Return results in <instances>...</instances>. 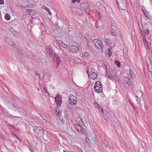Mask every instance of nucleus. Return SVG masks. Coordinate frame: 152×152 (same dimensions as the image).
I'll return each instance as SVG.
<instances>
[{"mask_svg": "<svg viewBox=\"0 0 152 152\" xmlns=\"http://www.w3.org/2000/svg\"><path fill=\"white\" fill-rule=\"evenodd\" d=\"M134 94L135 95L136 98H137L139 99H140L142 96V94L141 91H140L135 90L133 91ZM137 100V99L136 98Z\"/></svg>", "mask_w": 152, "mask_h": 152, "instance_id": "ddd939ff", "label": "nucleus"}, {"mask_svg": "<svg viewBox=\"0 0 152 152\" xmlns=\"http://www.w3.org/2000/svg\"><path fill=\"white\" fill-rule=\"evenodd\" d=\"M116 31V27L114 26H111V30L110 32L111 34L113 36H115Z\"/></svg>", "mask_w": 152, "mask_h": 152, "instance_id": "f3484780", "label": "nucleus"}, {"mask_svg": "<svg viewBox=\"0 0 152 152\" xmlns=\"http://www.w3.org/2000/svg\"><path fill=\"white\" fill-rule=\"evenodd\" d=\"M4 134L2 132L0 131V137L1 139H3V137H4Z\"/></svg>", "mask_w": 152, "mask_h": 152, "instance_id": "49530a36", "label": "nucleus"}, {"mask_svg": "<svg viewBox=\"0 0 152 152\" xmlns=\"http://www.w3.org/2000/svg\"><path fill=\"white\" fill-rule=\"evenodd\" d=\"M8 125H9L10 126H11V127H12V124H9Z\"/></svg>", "mask_w": 152, "mask_h": 152, "instance_id": "338daca9", "label": "nucleus"}, {"mask_svg": "<svg viewBox=\"0 0 152 152\" xmlns=\"http://www.w3.org/2000/svg\"><path fill=\"white\" fill-rule=\"evenodd\" d=\"M34 130L35 131L36 133V135H35V136H38L39 134L40 135L39 137H41L43 134L44 130L40 126H37L36 128L34 127Z\"/></svg>", "mask_w": 152, "mask_h": 152, "instance_id": "423d86ee", "label": "nucleus"}, {"mask_svg": "<svg viewBox=\"0 0 152 152\" xmlns=\"http://www.w3.org/2000/svg\"><path fill=\"white\" fill-rule=\"evenodd\" d=\"M63 152H71L70 151H64Z\"/></svg>", "mask_w": 152, "mask_h": 152, "instance_id": "052dcab7", "label": "nucleus"}, {"mask_svg": "<svg viewBox=\"0 0 152 152\" xmlns=\"http://www.w3.org/2000/svg\"><path fill=\"white\" fill-rule=\"evenodd\" d=\"M105 76L107 78L113 80H114L115 81H118V78L115 76L114 73L112 72L108 71L106 72Z\"/></svg>", "mask_w": 152, "mask_h": 152, "instance_id": "f03ea898", "label": "nucleus"}, {"mask_svg": "<svg viewBox=\"0 0 152 152\" xmlns=\"http://www.w3.org/2000/svg\"><path fill=\"white\" fill-rule=\"evenodd\" d=\"M103 69L105 70L106 72H107V67L106 66V65L105 64H104V65L103 66Z\"/></svg>", "mask_w": 152, "mask_h": 152, "instance_id": "79ce46f5", "label": "nucleus"}, {"mask_svg": "<svg viewBox=\"0 0 152 152\" xmlns=\"http://www.w3.org/2000/svg\"><path fill=\"white\" fill-rule=\"evenodd\" d=\"M94 42L95 46L99 49H101L103 47V45L100 40L96 39L94 40Z\"/></svg>", "mask_w": 152, "mask_h": 152, "instance_id": "1a4fd4ad", "label": "nucleus"}, {"mask_svg": "<svg viewBox=\"0 0 152 152\" xmlns=\"http://www.w3.org/2000/svg\"><path fill=\"white\" fill-rule=\"evenodd\" d=\"M70 100L69 104L72 105H74L77 104V100L76 97L72 94H70L69 96Z\"/></svg>", "mask_w": 152, "mask_h": 152, "instance_id": "6e6552de", "label": "nucleus"}, {"mask_svg": "<svg viewBox=\"0 0 152 152\" xmlns=\"http://www.w3.org/2000/svg\"><path fill=\"white\" fill-rule=\"evenodd\" d=\"M4 1L3 0H0V5L4 4Z\"/></svg>", "mask_w": 152, "mask_h": 152, "instance_id": "3c124183", "label": "nucleus"}, {"mask_svg": "<svg viewBox=\"0 0 152 152\" xmlns=\"http://www.w3.org/2000/svg\"><path fill=\"white\" fill-rule=\"evenodd\" d=\"M34 5L33 3H30L29 4H27L24 7L25 8L28 9V7L32 8L34 7Z\"/></svg>", "mask_w": 152, "mask_h": 152, "instance_id": "393cba45", "label": "nucleus"}, {"mask_svg": "<svg viewBox=\"0 0 152 152\" xmlns=\"http://www.w3.org/2000/svg\"><path fill=\"white\" fill-rule=\"evenodd\" d=\"M145 43H146L147 45L148 46H150V45H151V42H150V41H147V42H146Z\"/></svg>", "mask_w": 152, "mask_h": 152, "instance_id": "09e8293b", "label": "nucleus"}, {"mask_svg": "<svg viewBox=\"0 0 152 152\" xmlns=\"http://www.w3.org/2000/svg\"><path fill=\"white\" fill-rule=\"evenodd\" d=\"M89 54L88 52H85L82 53L83 57L84 58H87Z\"/></svg>", "mask_w": 152, "mask_h": 152, "instance_id": "c85d7f7f", "label": "nucleus"}, {"mask_svg": "<svg viewBox=\"0 0 152 152\" xmlns=\"http://www.w3.org/2000/svg\"><path fill=\"white\" fill-rule=\"evenodd\" d=\"M87 72L88 77L91 79L94 80L97 77V72L94 69H89L88 68V69H87Z\"/></svg>", "mask_w": 152, "mask_h": 152, "instance_id": "f257e3e1", "label": "nucleus"}, {"mask_svg": "<svg viewBox=\"0 0 152 152\" xmlns=\"http://www.w3.org/2000/svg\"><path fill=\"white\" fill-rule=\"evenodd\" d=\"M141 9L142 10V12H143V14H144V16L146 17V18H148V17L147 16L146 14V13L145 12V11H144V9L143 8H141Z\"/></svg>", "mask_w": 152, "mask_h": 152, "instance_id": "c03bdc74", "label": "nucleus"}, {"mask_svg": "<svg viewBox=\"0 0 152 152\" xmlns=\"http://www.w3.org/2000/svg\"><path fill=\"white\" fill-rule=\"evenodd\" d=\"M43 9L45 10L48 12L50 15H52V13L50 12V9L45 6H43L42 7Z\"/></svg>", "mask_w": 152, "mask_h": 152, "instance_id": "4be33fe9", "label": "nucleus"}, {"mask_svg": "<svg viewBox=\"0 0 152 152\" xmlns=\"http://www.w3.org/2000/svg\"><path fill=\"white\" fill-rule=\"evenodd\" d=\"M142 37L143 38V41L144 42V43L145 45V43L147 42V40H146V37L144 35H142Z\"/></svg>", "mask_w": 152, "mask_h": 152, "instance_id": "f704fd0d", "label": "nucleus"}, {"mask_svg": "<svg viewBox=\"0 0 152 152\" xmlns=\"http://www.w3.org/2000/svg\"><path fill=\"white\" fill-rule=\"evenodd\" d=\"M124 82L128 85H131V80L128 77L124 76L123 78Z\"/></svg>", "mask_w": 152, "mask_h": 152, "instance_id": "4468645a", "label": "nucleus"}, {"mask_svg": "<svg viewBox=\"0 0 152 152\" xmlns=\"http://www.w3.org/2000/svg\"><path fill=\"white\" fill-rule=\"evenodd\" d=\"M89 41H93V39L91 38L90 39V40H89Z\"/></svg>", "mask_w": 152, "mask_h": 152, "instance_id": "0e129e2a", "label": "nucleus"}, {"mask_svg": "<svg viewBox=\"0 0 152 152\" xmlns=\"http://www.w3.org/2000/svg\"><path fill=\"white\" fill-rule=\"evenodd\" d=\"M32 23L33 22L31 20H29L28 24V28H31V27L32 26L31 25L32 24H33Z\"/></svg>", "mask_w": 152, "mask_h": 152, "instance_id": "7c9ffc66", "label": "nucleus"}, {"mask_svg": "<svg viewBox=\"0 0 152 152\" xmlns=\"http://www.w3.org/2000/svg\"><path fill=\"white\" fill-rule=\"evenodd\" d=\"M77 122V125H80V126H83V122L81 118L79 117H77L76 119Z\"/></svg>", "mask_w": 152, "mask_h": 152, "instance_id": "dca6fc26", "label": "nucleus"}, {"mask_svg": "<svg viewBox=\"0 0 152 152\" xmlns=\"http://www.w3.org/2000/svg\"><path fill=\"white\" fill-rule=\"evenodd\" d=\"M35 76L34 77V78L36 80L38 79H39V80H41V77L37 73V72L35 71Z\"/></svg>", "mask_w": 152, "mask_h": 152, "instance_id": "cd10ccee", "label": "nucleus"}, {"mask_svg": "<svg viewBox=\"0 0 152 152\" xmlns=\"http://www.w3.org/2000/svg\"><path fill=\"white\" fill-rule=\"evenodd\" d=\"M5 41H6V42L8 44H9V45L10 43V42L11 41V39L10 38H9V37H7V38H6Z\"/></svg>", "mask_w": 152, "mask_h": 152, "instance_id": "72a5a7b5", "label": "nucleus"}, {"mask_svg": "<svg viewBox=\"0 0 152 152\" xmlns=\"http://www.w3.org/2000/svg\"><path fill=\"white\" fill-rule=\"evenodd\" d=\"M124 14L125 17L126 18V16L129 15V13L127 11L124 10Z\"/></svg>", "mask_w": 152, "mask_h": 152, "instance_id": "e433bc0d", "label": "nucleus"}, {"mask_svg": "<svg viewBox=\"0 0 152 152\" xmlns=\"http://www.w3.org/2000/svg\"><path fill=\"white\" fill-rule=\"evenodd\" d=\"M45 92H46V93H47V94H48V96H49L50 95V94H49V92L47 91L46 90Z\"/></svg>", "mask_w": 152, "mask_h": 152, "instance_id": "680f3d73", "label": "nucleus"}, {"mask_svg": "<svg viewBox=\"0 0 152 152\" xmlns=\"http://www.w3.org/2000/svg\"><path fill=\"white\" fill-rule=\"evenodd\" d=\"M26 10L27 13L30 15H33L36 14V12L32 10L26 9Z\"/></svg>", "mask_w": 152, "mask_h": 152, "instance_id": "a211bd4d", "label": "nucleus"}, {"mask_svg": "<svg viewBox=\"0 0 152 152\" xmlns=\"http://www.w3.org/2000/svg\"><path fill=\"white\" fill-rule=\"evenodd\" d=\"M104 41L106 44L108 45H109L111 43L110 40L107 38L104 39Z\"/></svg>", "mask_w": 152, "mask_h": 152, "instance_id": "5701e85b", "label": "nucleus"}, {"mask_svg": "<svg viewBox=\"0 0 152 152\" xmlns=\"http://www.w3.org/2000/svg\"><path fill=\"white\" fill-rule=\"evenodd\" d=\"M3 139V140H7L6 138L5 137L4 135V137H3V139Z\"/></svg>", "mask_w": 152, "mask_h": 152, "instance_id": "4d7b16f0", "label": "nucleus"}, {"mask_svg": "<svg viewBox=\"0 0 152 152\" xmlns=\"http://www.w3.org/2000/svg\"><path fill=\"white\" fill-rule=\"evenodd\" d=\"M81 0H76V2H77L78 3H80V1Z\"/></svg>", "mask_w": 152, "mask_h": 152, "instance_id": "e2e57ef3", "label": "nucleus"}, {"mask_svg": "<svg viewBox=\"0 0 152 152\" xmlns=\"http://www.w3.org/2000/svg\"><path fill=\"white\" fill-rule=\"evenodd\" d=\"M58 43L61 45L63 48H67V45H66L61 40H58L57 41Z\"/></svg>", "mask_w": 152, "mask_h": 152, "instance_id": "6ab92c4d", "label": "nucleus"}, {"mask_svg": "<svg viewBox=\"0 0 152 152\" xmlns=\"http://www.w3.org/2000/svg\"><path fill=\"white\" fill-rule=\"evenodd\" d=\"M144 32L145 35L147 36H148L150 33L148 29L145 30L144 31Z\"/></svg>", "mask_w": 152, "mask_h": 152, "instance_id": "58836bf2", "label": "nucleus"}, {"mask_svg": "<svg viewBox=\"0 0 152 152\" xmlns=\"http://www.w3.org/2000/svg\"><path fill=\"white\" fill-rule=\"evenodd\" d=\"M121 4H121L122 6H126V3H125V0H122Z\"/></svg>", "mask_w": 152, "mask_h": 152, "instance_id": "37998d69", "label": "nucleus"}, {"mask_svg": "<svg viewBox=\"0 0 152 152\" xmlns=\"http://www.w3.org/2000/svg\"><path fill=\"white\" fill-rule=\"evenodd\" d=\"M9 30L12 34H13L15 31V30L12 28L11 27L9 28Z\"/></svg>", "mask_w": 152, "mask_h": 152, "instance_id": "a19ab883", "label": "nucleus"}, {"mask_svg": "<svg viewBox=\"0 0 152 152\" xmlns=\"http://www.w3.org/2000/svg\"><path fill=\"white\" fill-rule=\"evenodd\" d=\"M63 54L65 56H66V54L64 52V53Z\"/></svg>", "mask_w": 152, "mask_h": 152, "instance_id": "69168bd1", "label": "nucleus"}, {"mask_svg": "<svg viewBox=\"0 0 152 152\" xmlns=\"http://www.w3.org/2000/svg\"><path fill=\"white\" fill-rule=\"evenodd\" d=\"M94 106L95 107L98 108L99 109H100L101 108H102V107L100 106L96 102H94Z\"/></svg>", "mask_w": 152, "mask_h": 152, "instance_id": "a878e982", "label": "nucleus"}, {"mask_svg": "<svg viewBox=\"0 0 152 152\" xmlns=\"http://www.w3.org/2000/svg\"><path fill=\"white\" fill-rule=\"evenodd\" d=\"M56 114L57 115H58L61 114V112L60 110L58 109V108H56V110L55 112Z\"/></svg>", "mask_w": 152, "mask_h": 152, "instance_id": "2f4dec72", "label": "nucleus"}, {"mask_svg": "<svg viewBox=\"0 0 152 152\" xmlns=\"http://www.w3.org/2000/svg\"><path fill=\"white\" fill-rule=\"evenodd\" d=\"M104 145L106 146H108V142L107 140H104Z\"/></svg>", "mask_w": 152, "mask_h": 152, "instance_id": "ea45409f", "label": "nucleus"}, {"mask_svg": "<svg viewBox=\"0 0 152 152\" xmlns=\"http://www.w3.org/2000/svg\"><path fill=\"white\" fill-rule=\"evenodd\" d=\"M95 27L96 28H98L99 27V23L97 21L95 23Z\"/></svg>", "mask_w": 152, "mask_h": 152, "instance_id": "de8ad7c7", "label": "nucleus"}, {"mask_svg": "<svg viewBox=\"0 0 152 152\" xmlns=\"http://www.w3.org/2000/svg\"><path fill=\"white\" fill-rule=\"evenodd\" d=\"M11 116H12H12H13H13H12V115H11Z\"/></svg>", "mask_w": 152, "mask_h": 152, "instance_id": "774afa93", "label": "nucleus"}, {"mask_svg": "<svg viewBox=\"0 0 152 152\" xmlns=\"http://www.w3.org/2000/svg\"><path fill=\"white\" fill-rule=\"evenodd\" d=\"M44 76L46 77L48 79H50L51 77V74L48 72H47L44 75Z\"/></svg>", "mask_w": 152, "mask_h": 152, "instance_id": "b1692460", "label": "nucleus"}, {"mask_svg": "<svg viewBox=\"0 0 152 152\" xmlns=\"http://www.w3.org/2000/svg\"><path fill=\"white\" fill-rule=\"evenodd\" d=\"M45 51L51 57H52L54 53H53L51 47L50 45H47L45 48Z\"/></svg>", "mask_w": 152, "mask_h": 152, "instance_id": "9b49d317", "label": "nucleus"}, {"mask_svg": "<svg viewBox=\"0 0 152 152\" xmlns=\"http://www.w3.org/2000/svg\"><path fill=\"white\" fill-rule=\"evenodd\" d=\"M4 17L5 19L9 20L10 18V16L9 14L7 13L5 14Z\"/></svg>", "mask_w": 152, "mask_h": 152, "instance_id": "c9c22d12", "label": "nucleus"}, {"mask_svg": "<svg viewBox=\"0 0 152 152\" xmlns=\"http://www.w3.org/2000/svg\"><path fill=\"white\" fill-rule=\"evenodd\" d=\"M18 53L20 54H22V51L20 50H18Z\"/></svg>", "mask_w": 152, "mask_h": 152, "instance_id": "8fccbe9b", "label": "nucleus"}, {"mask_svg": "<svg viewBox=\"0 0 152 152\" xmlns=\"http://www.w3.org/2000/svg\"><path fill=\"white\" fill-rule=\"evenodd\" d=\"M13 34L14 36L16 38L19 37L20 36V33L16 31Z\"/></svg>", "mask_w": 152, "mask_h": 152, "instance_id": "c756f323", "label": "nucleus"}, {"mask_svg": "<svg viewBox=\"0 0 152 152\" xmlns=\"http://www.w3.org/2000/svg\"><path fill=\"white\" fill-rule=\"evenodd\" d=\"M100 109H101V111L102 112V113H104V110H103V109H102V108H101Z\"/></svg>", "mask_w": 152, "mask_h": 152, "instance_id": "5fc2aeb1", "label": "nucleus"}, {"mask_svg": "<svg viewBox=\"0 0 152 152\" xmlns=\"http://www.w3.org/2000/svg\"><path fill=\"white\" fill-rule=\"evenodd\" d=\"M129 76L132 78H133L134 77V73L130 69H129Z\"/></svg>", "mask_w": 152, "mask_h": 152, "instance_id": "412c9836", "label": "nucleus"}, {"mask_svg": "<svg viewBox=\"0 0 152 152\" xmlns=\"http://www.w3.org/2000/svg\"><path fill=\"white\" fill-rule=\"evenodd\" d=\"M40 116L41 118L44 120L45 121L49 122L50 121V120L47 117L45 116L43 114H40Z\"/></svg>", "mask_w": 152, "mask_h": 152, "instance_id": "aec40b11", "label": "nucleus"}, {"mask_svg": "<svg viewBox=\"0 0 152 152\" xmlns=\"http://www.w3.org/2000/svg\"><path fill=\"white\" fill-rule=\"evenodd\" d=\"M53 56L55 59L56 64L55 67L56 69H58V67L61 62V60L60 57L58 56L56 54H53Z\"/></svg>", "mask_w": 152, "mask_h": 152, "instance_id": "0eeeda50", "label": "nucleus"}, {"mask_svg": "<svg viewBox=\"0 0 152 152\" xmlns=\"http://www.w3.org/2000/svg\"><path fill=\"white\" fill-rule=\"evenodd\" d=\"M17 110L18 112H22L23 111V109L20 108H17Z\"/></svg>", "mask_w": 152, "mask_h": 152, "instance_id": "a18cd8bd", "label": "nucleus"}, {"mask_svg": "<svg viewBox=\"0 0 152 152\" xmlns=\"http://www.w3.org/2000/svg\"><path fill=\"white\" fill-rule=\"evenodd\" d=\"M82 126H80L78 125H76L75 127L76 129L78 131L83 133L84 132V129L82 127Z\"/></svg>", "mask_w": 152, "mask_h": 152, "instance_id": "2eb2a0df", "label": "nucleus"}, {"mask_svg": "<svg viewBox=\"0 0 152 152\" xmlns=\"http://www.w3.org/2000/svg\"><path fill=\"white\" fill-rule=\"evenodd\" d=\"M95 15L96 16H98L100 19L102 18L101 14L99 11L96 10L95 13Z\"/></svg>", "mask_w": 152, "mask_h": 152, "instance_id": "bb28decb", "label": "nucleus"}, {"mask_svg": "<svg viewBox=\"0 0 152 152\" xmlns=\"http://www.w3.org/2000/svg\"><path fill=\"white\" fill-rule=\"evenodd\" d=\"M55 101L57 106L60 107L62 102V96L58 94L57 96L55 97Z\"/></svg>", "mask_w": 152, "mask_h": 152, "instance_id": "9d476101", "label": "nucleus"}, {"mask_svg": "<svg viewBox=\"0 0 152 152\" xmlns=\"http://www.w3.org/2000/svg\"><path fill=\"white\" fill-rule=\"evenodd\" d=\"M9 45L10 46H12L13 47H15V46H16V43H15V42L13 41H12V42L11 41Z\"/></svg>", "mask_w": 152, "mask_h": 152, "instance_id": "4c0bfd02", "label": "nucleus"}, {"mask_svg": "<svg viewBox=\"0 0 152 152\" xmlns=\"http://www.w3.org/2000/svg\"><path fill=\"white\" fill-rule=\"evenodd\" d=\"M115 63L116 65H117L118 67L121 66V64L120 62L117 60H115Z\"/></svg>", "mask_w": 152, "mask_h": 152, "instance_id": "473e14b6", "label": "nucleus"}, {"mask_svg": "<svg viewBox=\"0 0 152 152\" xmlns=\"http://www.w3.org/2000/svg\"><path fill=\"white\" fill-rule=\"evenodd\" d=\"M118 7L120 9H121V10H124V9L122 7H120V6H118Z\"/></svg>", "mask_w": 152, "mask_h": 152, "instance_id": "13d9d810", "label": "nucleus"}, {"mask_svg": "<svg viewBox=\"0 0 152 152\" xmlns=\"http://www.w3.org/2000/svg\"><path fill=\"white\" fill-rule=\"evenodd\" d=\"M79 50L78 48L72 45H69L68 47V50L71 53H76Z\"/></svg>", "mask_w": 152, "mask_h": 152, "instance_id": "f8f14e48", "label": "nucleus"}, {"mask_svg": "<svg viewBox=\"0 0 152 152\" xmlns=\"http://www.w3.org/2000/svg\"><path fill=\"white\" fill-rule=\"evenodd\" d=\"M14 135L19 140V141L20 140V139L17 136H16L15 134H14Z\"/></svg>", "mask_w": 152, "mask_h": 152, "instance_id": "6e6d98bb", "label": "nucleus"}, {"mask_svg": "<svg viewBox=\"0 0 152 152\" xmlns=\"http://www.w3.org/2000/svg\"><path fill=\"white\" fill-rule=\"evenodd\" d=\"M109 57H110L111 56V55H112V53L110 52V50L109 49Z\"/></svg>", "mask_w": 152, "mask_h": 152, "instance_id": "603ef678", "label": "nucleus"}, {"mask_svg": "<svg viewBox=\"0 0 152 152\" xmlns=\"http://www.w3.org/2000/svg\"><path fill=\"white\" fill-rule=\"evenodd\" d=\"M80 7L82 11L83 10L86 14H89L90 9L88 8V3L87 2L82 3L80 5Z\"/></svg>", "mask_w": 152, "mask_h": 152, "instance_id": "20e7f679", "label": "nucleus"}, {"mask_svg": "<svg viewBox=\"0 0 152 152\" xmlns=\"http://www.w3.org/2000/svg\"><path fill=\"white\" fill-rule=\"evenodd\" d=\"M86 142L91 145L92 146H94L95 145L96 140L94 136L92 137L91 136H89L88 137L86 138Z\"/></svg>", "mask_w": 152, "mask_h": 152, "instance_id": "39448f33", "label": "nucleus"}, {"mask_svg": "<svg viewBox=\"0 0 152 152\" xmlns=\"http://www.w3.org/2000/svg\"><path fill=\"white\" fill-rule=\"evenodd\" d=\"M94 90L95 92L97 93H101L102 91V84L101 83L97 81L96 82L94 86Z\"/></svg>", "mask_w": 152, "mask_h": 152, "instance_id": "7ed1b4c3", "label": "nucleus"}, {"mask_svg": "<svg viewBox=\"0 0 152 152\" xmlns=\"http://www.w3.org/2000/svg\"><path fill=\"white\" fill-rule=\"evenodd\" d=\"M145 108L146 110H148V107L147 106H145Z\"/></svg>", "mask_w": 152, "mask_h": 152, "instance_id": "bf43d9fd", "label": "nucleus"}, {"mask_svg": "<svg viewBox=\"0 0 152 152\" xmlns=\"http://www.w3.org/2000/svg\"><path fill=\"white\" fill-rule=\"evenodd\" d=\"M76 2V0H72V2L73 4L75 2Z\"/></svg>", "mask_w": 152, "mask_h": 152, "instance_id": "864d4df0", "label": "nucleus"}]
</instances>
